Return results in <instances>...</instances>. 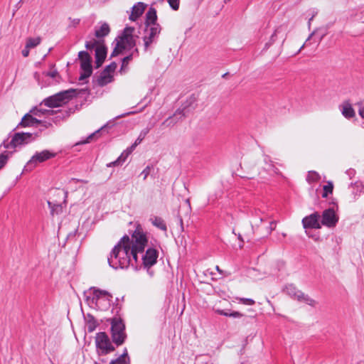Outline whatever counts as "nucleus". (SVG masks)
Returning <instances> with one entry per match:
<instances>
[{
  "instance_id": "obj_1",
  "label": "nucleus",
  "mask_w": 364,
  "mask_h": 364,
  "mask_svg": "<svg viewBox=\"0 0 364 364\" xmlns=\"http://www.w3.org/2000/svg\"><path fill=\"white\" fill-rule=\"evenodd\" d=\"M129 242V237L124 235L113 247L107 261L114 269H127L129 267L132 254Z\"/></svg>"
},
{
  "instance_id": "obj_2",
  "label": "nucleus",
  "mask_w": 364,
  "mask_h": 364,
  "mask_svg": "<svg viewBox=\"0 0 364 364\" xmlns=\"http://www.w3.org/2000/svg\"><path fill=\"white\" fill-rule=\"evenodd\" d=\"M148 243L146 234L143 231L141 227L138 225L135 230L129 237V246L131 248V254L135 262L137 261V254L143 253Z\"/></svg>"
},
{
  "instance_id": "obj_3",
  "label": "nucleus",
  "mask_w": 364,
  "mask_h": 364,
  "mask_svg": "<svg viewBox=\"0 0 364 364\" xmlns=\"http://www.w3.org/2000/svg\"><path fill=\"white\" fill-rule=\"evenodd\" d=\"M195 102L196 97L194 96H191L186 103L183 104V107L177 109L173 116L167 118L162 123V125H165L168 127L174 126L178 122L186 117L195 108Z\"/></svg>"
},
{
  "instance_id": "obj_4",
  "label": "nucleus",
  "mask_w": 364,
  "mask_h": 364,
  "mask_svg": "<svg viewBox=\"0 0 364 364\" xmlns=\"http://www.w3.org/2000/svg\"><path fill=\"white\" fill-rule=\"evenodd\" d=\"M36 136V134L33 136V134L28 132L15 133L11 136V139L10 140L9 138H8L2 142L0 146V149L3 146L6 149H14L18 146L26 144L32 141Z\"/></svg>"
},
{
  "instance_id": "obj_5",
  "label": "nucleus",
  "mask_w": 364,
  "mask_h": 364,
  "mask_svg": "<svg viewBox=\"0 0 364 364\" xmlns=\"http://www.w3.org/2000/svg\"><path fill=\"white\" fill-rule=\"evenodd\" d=\"M75 90L70 89L60 92L43 100L42 104L48 107H60L70 100L75 93Z\"/></svg>"
},
{
  "instance_id": "obj_6",
  "label": "nucleus",
  "mask_w": 364,
  "mask_h": 364,
  "mask_svg": "<svg viewBox=\"0 0 364 364\" xmlns=\"http://www.w3.org/2000/svg\"><path fill=\"white\" fill-rule=\"evenodd\" d=\"M112 338L117 346L122 345L126 338L125 326L119 318H114L111 322Z\"/></svg>"
},
{
  "instance_id": "obj_7",
  "label": "nucleus",
  "mask_w": 364,
  "mask_h": 364,
  "mask_svg": "<svg viewBox=\"0 0 364 364\" xmlns=\"http://www.w3.org/2000/svg\"><path fill=\"white\" fill-rule=\"evenodd\" d=\"M95 344L100 355H106L114 350V347L112 345L108 336L105 332L97 333Z\"/></svg>"
},
{
  "instance_id": "obj_8",
  "label": "nucleus",
  "mask_w": 364,
  "mask_h": 364,
  "mask_svg": "<svg viewBox=\"0 0 364 364\" xmlns=\"http://www.w3.org/2000/svg\"><path fill=\"white\" fill-rule=\"evenodd\" d=\"M284 291L293 299L299 301H303L311 306L314 307L317 304V302L314 299L304 294L300 290H298L292 284L286 285Z\"/></svg>"
},
{
  "instance_id": "obj_9",
  "label": "nucleus",
  "mask_w": 364,
  "mask_h": 364,
  "mask_svg": "<svg viewBox=\"0 0 364 364\" xmlns=\"http://www.w3.org/2000/svg\"><path fill=\"white\" fill-rule=\"evenodd\" d=\"M55 156V154L49 150H43L36 152L25 166L26 171H31L35 168L38 164L43 163Z\"/></svg>"
},
{
  "instance_id": "obj_10",
  "label": "nucleus",
  "mask_w": 364,
  "mask_h": 364,
  "mask_svg": "<svg viewBox=\"0 0 364 364\" xmlns=\"http://www.w3.org/2000/svg\"><path fill=\"white\" fill-rule=\"evenodd\" d=\"M78 59L80 61V68L83 71L79 80H83L89 77L92 73V58L87 51L82 50L78 53Z\"/></svg>"
},
{
  "instance_id": "obj_11",
  "label": "nucleus",
  "mask_w": 364,
  "mask_h": 364,
  "mask_svg": "<svg viewBox=\"0 0 364 364\" xmlns=\"http://www.w3.org/2000/svg\"><path fill=\"white\" fill-rule=\"evenodd\" d=\"M338 215L333 208H329L323 210L321 215V224L328 228H333L338 222Z\"/></svg>"
},
{
  "instance_id": "obj_12",
  "label": "nucleus",
  "mask_w": 364,
  "mask_h": 364,
  "mask_svg": "<svg viewBox=\"0 0 364 364\" xmlns=\"http://www.w3.org/2000/svg\"><path fill=\"white\" fill-rule=\"evenodd\" d=\"M160 32V25H152L151 26L146 27L145 30L146 34L143 38L146 50L151 43L156 41V39L158 38Z\"/></svg>"
},
{
  "instance_id": "obj_13",
  "label": "nucleus",
  "mask_w": 364,
  "mask_h": 364,
  "mask_svg": "<svg viewBox=\"0 0 364 364\" xmlns=\"http://www.w3.org/2000/svg\"><path fill=\"white\" fill-rule=\"evenodd\" d=\"M134 31L135 28L132 26H127L124 29L123 33L122 36H120V41L118 42L124 46L125 48L127 47L132 48L136 46V36L134 35Z\"/></svg>"
},
{
  "instance_id": "obj_14",
  "label": "nucleus",
  "mask_w": 364,
  "mask_h": 364,
  "mask_svg": "<svg viewBox=\"0 0 364 364\" xmlns=\"http://www.w3.org/2000/svg\"><path fill=\"white\" fill-rule=\"evenodd\" d=\"M38 124L43 125L45 128H48L51 126L50 122L39 120L34 117L33 115L28 113L23 116L18 127H37Z\"/></svg>"
},
{
  "instance_id": "obj_15",
  "label": "nucleus",
  "mask_w": 364,
  "mask_h": 364,
  "mask_svg": "<svg viewBox=\"0 0 364 364\" xmlns=\"http://www.w3.org/2000/svg\"><path fill=\"white\" fill-rule=\"evenodd\" d=\"M158 256L159 252L156 249L148 248L145 254L142 255V264L145 268H150L156 263Z\"/></svg>"
},
{
  "instance_id": "obj_16",
  "label": "nucleus",
  "mask_w": 364,
  "mask_h": 364,
  "mask_svg": "<svg viewBox=\"0 0 364 364\" xmlns=\"http://www.w3.org/2000/svg\"><path fill=\"white\" fill-rule=\"evenodd\" d=\"M321 216L315 212L310 215L306 216L302 219V225L304 228H314L319 229L321 228V224L319 223Z\"/></svg>"
},
{
  "instance_id": "obj_17",
  "label": "nucleus",
  "mask_w": 364,
  "mask_h": 364,
  "mask_svg": "<svg viewBox=\"0 0 364 364\" xmlns=\"http://www.w3.org/2000/svg\"><path fill=\"white\" fill-rule=\"evenodd\" d=\"M107 48L104 43V41L100 43L95 48V63L96 68H100L104 63L107 56Z\"/></svg>"
},
{
  "instance_id": "obj_18",
  "label": "nucleus",
  "mask_w": 364,
  "mask_h": 364,
  "mask_svg": "<svg viewBox=\"0 0 364 364\" xmlns=\"http://www.w3.org/2000/svg\"><path fill=\"white\" fill-rule=\"evenodd\" d=\"M146 6V5L142 2H138L134 4L132 8V11L129 17V20L132 21H136L144 13Z\"/></svg>"
},
{
  "instance_id": "obj_19",
  "label": "nucleus",
  "mask_w": 364,
  "mask_h": 364,
  "mask_svg": "<svg viewBox=\"0 0 364 364\" xmlns=\"http://www.w3.org/2000/svg\"><path fill=\"white\" fill-rule=\"evenodd\" d=\"M342 115L346 119H351L355 116V112L349 101L343 102L339 105Z\"/></svg>"
},
{
  "instance_id": "obj_20",
  "label": "nucleus",
  "mask_w": 364,
  "mask_h": 364,
  "mask_svg": "<svg viewBox=\"0 0 364 364\" xmlns=\"http://www.w3.org/2000/svg\"><path fill=\"white\" fill-rule=\"evenodd\" d=\"M134 149H131V146L128 147L125 151H124L121 155L114 161L108 164L107 166L108 167L121 166L127 159L128 156L134 151Z\"/></svg>"
},
{
  "instance_id": "obj_21",
  "label": "nucleus",
  "mask_w": 364,
  "mask_h": 364,
  "mask_svg": "<svg viewBox=\"0 0 364 364\" xmlns=\"http://www.w3.org/2000/svg\"><path fill=\"white\" fill-rule=\"evenodd\" d=\"M157 15L156 11L154 8L151 7L146 14V26H151L152 25H159L156 23Z\"/></svg>"
},
{
  "instance_id": "obj_22",
  "label": "nucleus",
  "mask_w": 364,
  "mask_h": 364,
  "mask_svg": "<svg viewBox=\"0 0 364 364\" xmlns=\"http://www.w3.org/2000/svg\"><path fill=\"white\" fill-rule=\"evenodd\" d=\"M112 80V74H110L109 71L103 70V71L100 73V76L97 79V83L98 85L103 87L111 82Z\"/></svg>"
},
{
  "instance_id": "obj_23",
  "label": "nucleus",
  "mask_w": 364,
  "mask_h": 364,
  "mask_svg": "<svg viewBox=\"0 0 364 364\" xmlns=\"http://www.w3.org/2000/svg\"><path fill=\"white\" fill-rule=\"evenodd\" d=\"M109 126V123H107L104 126H102L100 129L95 131V132L90 134L85 140H82L77 143L76 144H84L91 142L92 140L96 139L99 137L100 133L107 127Z\"/></svg>"
},
{
  "instance_id": "obj_24",
  "label": "nucleus",
  "mask_w": 364,
  "mask_h": 364,
  "mask_svg": "<svg viewBox=\"0 0 364 364\" xmlns=\"http://www.w3.org/2000/svg\"><path fill=\"white\" fill-rule=\"evenodd\" d=\"M110 31L109 26L107 23H103L99 28H97L95 32V36L97 38H103L109 34Z\"/></svg>"
},
{
  "instance_id": "obj_25",
  "label": "nucleus",
  "mask_w": 364,
  "mask_h": 364,
  "mask_svg": "<svg viewBox=\"0 0 364 364\" xmlns=\"http://www.w3.org/2000/svg\"><path fill=\"white\" fill-rule=\"evenodd\" d=\"M109 364H130V359L127 349H124V353L119 358L111 360Z\"/></svg>"
},
{
  "instance_id": "obj_26",
  "label": "nucleus",
  "mask_w": 364,
  "mask_h": 364,
  "mask_svg": "<svg viewBox=\"0 0 364 364\" xmlns=\"http://www.w3.org/2000/svg\"><path fill=\"white\" fill-rule=\"evenodd\" d=\"M151 127H146L144 129L141 131L139 133V136L135 140L134 143L131 146V149H135V148L141 143V141L144 140V139L146 137V136L148 134V133L150 132Z\"/></svg>"
},
{
  "instance_id": "obj_27",
  "label": "nucleus",
  "mask_w": 364,
  "mask_h": 364,
  "mask_svg": "<svg viewBox=\"0 0 364 364\" xmlns=\"http://www.w3.org/2000/svg\"><path fill=\"white\" fill-rule=\"evenodd\" d=\"M150 220L151 221L153 225L164 232H166L167 227L166 223L161 218L154 216V218H151Z\"/></svg>"
},
{
  "instance_id": "obj_28",
  "label": "nucleus",
  "mask_w": 364,
  "mask_h": 364,
  "mask_svg": "<svg viewBox=\"0 0 364 364\" xmlns=\"http://www.w3.org/2000/svg\"><path fill=\"white\" fill-rule=\"evenodd\" d=\"M91 289L93 290V294L97 299L105 297L107 300L110 301L112 298V295L107 291L100 290L95 287H92Z\"/></svg>"
},
{
  "instance_id": "obj_29",
  "label": "nucleus",
  "mask_w": 364,
  "mask_h": 364,
  "mask_svg": "<svg viewBox=\"0 0 364 364\" xmlns=\"http://www.w3.org/2000/svg\"><path fill=\"white\" fill-rule=\"evenodd\" d=\"M33 112V115L37 117H42V116H50L53 115L54 112L53 110L50 109H36L31 111Z\"/></svg>"
},
{
  "instance_id": "obj_30",
  "label": "nucleus",
  "mask_w": 364,
  "mask_h": 364,
  "mask_svg": "<svg viewBox=\"0 0 364 364\" xmlns=\"http://www.w3.org/2000/svg\"><path fill=\"white\" fill-rule=\"evenodd\" d=\"M41 41V38L40 37L29 38L27 39L26 45L27 46V48H33L39 45Z\"/></svg>"
},
{
  "instance_id": "obj_31",
  "label": "nucleus",
  "mask_w": 364,
  "mask_h": 364,
  "mask_svg": "<svg viewBox=\"0 0 364 364\" xmlns=\"http://www.w3.org/2000/svg\"><path fill=\"white\" fill-rule=\"evenodd\" d=\"M215 311L217 314H218L220 315L225 316H229V317H233V318H240L242 316V314L238 311H233L230 314L225 311L224 310H220V309H215Z\"/></svg>"
},
{
  "instance_id": "obj_32",
  "label": "nucleus",
  "mask_w": 364,
  "mask_h": 364,
  "mask_svg": "<svg viewBox=\"0 0 364 364\" xmlns=\"http://www.w3.org/2000/svg\"><path fill=\"white\" fill-rule=\"evenodd\" d=\"M323 192L322 193L323 198H326L328 194L332 193L333 190V184L331 181H328L327 184L323 187Z\"/></svg>"
},
{
  "instance_id": "obj_33",
  "label": "nucleus",
  "mask_w": 364,
  "mask_h": 364,
  "mask_svg": "<svg viewBox=\"0 0 364 364\" xmlns=\"http://www.w3.org/2000/svg\"><path fill=\"white\" fill-rule=\"evenodd\" d=\"M103 41L102 40H96V39H92L90 41L85 42V48L87 50H92L93 48H96L97 46L101 43Z\"/></svg>"
},
{
  "instance_id": "obj_34",
  "label": "nucleus",
  "mask_w": 364,
  "mask_h": 364,
  "mask_svg": "<svg viewBox=\"0 0 364 364\" xmlns=\"http://www.w3.org/2000/svg\"><path fill=\"white\" fill-rule=\"evenodd\" d=\"M319 179H320L319 174L317 172L313 171H309L308 175H307V177H306V181L309 183L316 182Z\"/></svg>"
},
{
  "instance_id": "obj_35",
  "label": "nucleus",
  "mask_w": 364,
  "mask_h": 364,
  "mask_svg": "<svg viewBox=\"0 0 364 364\" xmlns=\"http://www.w3.org/2000/svg\"><path fill=\"white\" fill-rule=\"evenodd\" d=\"M49 208L51 209L52 214H60L62 212V206L58 204H53L51 202H48Z\"/></svg>"
},
{
  "instance_id": "obj_36",
  "label": "nucleus",
  "mask_w": 364,
  "mask_h": 364,
  "mask_svg": "<svg viewBox=\"0 0 364 364\" xmlns=\"http://www.w3.org/2000/svg\"><path fill=\"white\" fill-rule=\"evenodd\" d=\"M282 26H279L278 28H277L275 29L274 32L271 36L269 41L267 43H266V45H265L266 48L269 47L271 45H272L276 41L277 34L280 32V31L282 30Z\"/></svg>"
},
{
  "instance_id": "obj_37",
  "label": "nucleus",
  "mask_w": 364,
  "mask_h": 364,
  "mask_svg": "<svg viewBox=\"0 0 364 364\" xmlns=\"http://www.w3.org/2000/svg\"><path fill=\"white\" fill-rule=\"evenodd\" d=\"M10 154L11 152L7 151L0 154V169L6 164Z\"/></svg>"
},
{
  "instance_id": "obj_38",
  "label": "nucleus",
  "mask_w": 364,
  "mask_h": 364,
  "mask_svg": "<svg viewBox=\"0 0 364 364\" xmlns=\"http://www.w3.org/2000/svg\"><path fill=\"white\" fill-rule=\"evenodd\" d=\"M124 49H125V46L122 45L121 43L117 42L116 47L114 48L111 54V57L117 55Z\"/></svg>"
},
{
  "instance_id": "obj_39",
  "label": "nucleus",
  "mask_w": 364,
  "mask_h": 364,
  "mask_svg": "<svg viewBox=\"0 0 364 364\" xmlns=\"http://www.w3.org/2000/svg\"><path fill=\"white\" fill-rule=\"evenodd\" d=\"M353 189L356 188V191H359L360 193L364 192V183L361 181H357L353 185H352Z\"/></svg>"
},
{
  "instance_id": "obj_40",
  "label": "nucleus",
  "mask_w": 364,
  "mask_h": 364,
  "mask_svg": "<svg viewBox=\"0 0 364 364\" xmlns=\"http://www.w3.org/2000/svg\"><path fill=\"white\" fill-rule=\"evenodd\" d=\"M170 6V7L174 10L177 11L179 8L180 0H166Z\"/></svg>"
},
{
  "instance_id": "obj_41",
  "label": "nucleus",
  "mask_w": 364,
  "mask_h": 364,
  "mask_svg": "<svg viewBox=\"0 0 364 364\" xmlns=\"http://www.w3.org/2000/svg\"><path fill=\"white\" fill-rule=\"evenodd\" d=\"M43 75L46 77H50L51 78H55L58 76V72L55 69H53L50 71L43 72Z\"/></svg>"
},
{
  "instance_id": "obj_42",
  "label": "nucleus",
  "mask_w": 364,
  "mask_h": 364,
  "mask_svg": "<svg viewBox=\"0 0 364 364\" xmlns=\"http://www.w3.org/2000/svg\"><path fill=\"white\" fill-rule=\"evenodd\" d=\"M132 58H133V53H131L130 55L124 57L122 59V64L121 70H122L123 68L125 67L129 63V61H131L132 60Z\"/></svg>"
},
{
  "instance_id": "obj_43",
  "label": "nucleus",
  "mask_w": 364,
  "mask_h": 364,
  "mask_svg": "<svg viewBox=\"0 0 364 364\" xmlns=\"http://www.w3.org/2000/svg\"><path fill=\"white\" fill-rule=\"evenodd\" d=\"M68 20L70 21V24L68 26L69 28H71V27L75 28L76 26H77V25H79V23L80 22V18H69Z\"/></svg>"
},
{
  "instance_id": "obj_44",
  "label": "nucleus",
  "mask_w": 364,
  "mask_h": 364,
  "mask_svg": "<svg viewBox=\"0 0 364 364\" xmlns=\"http://www.w3.org/2000/svg\"><path fill=\"white\" fill-rule=\"evenodd\" d=\"M117 68V63L114 62H112L109 65H107L104 70L109 71L110 74L114 72L115 69Z\"/></svg>"
},
{
  "instance_id": "obj_45",
  "label": "nucleus",
  "mask_w": 364,
  "mask_h": 364,
  "mask_svg": "<svg viewBox=\"0 0 364 364\" xmlns=\"http://www.w3.org/2000/svg\"><path fill=\"white\" fill-rule=\"evenodd\" d=\"M152 168L151 166H147L141 173V175L143 176V179L146 180L147 176L150 174L151 169Z\"/></svg>"
},
{
  "instance_id": "obj_46",
  "label": "nucleus",
  "mask_w": 364,
  "mask_h": 364,
  "mask_svg": "<svg viewBox=\"0 0 364 364\" xmlns=\"http://www.w3.org/2000/svg\"><path fill=\"white\" fill-rule=\"evenodd\" d=\"M240 300L242 304L246 305H253L255 304V301L252 299L242 298Z\"/></svg>"
},
{
  "instance_id": "obj_47",
  "label": "nucleus",
  "mask_w": 364,
  "mask_h": 364,
  "mask_svg": "<svg viewBox=\"0 0 364 364\" xmlns=\"http://www.w3.org/2000/svg\"><path fill=\"white\" fill-rule=\"evenodd\" d=\"M264 160L265 163L268 164V168H267L268 171H270L271 169H272L274 168V166L272 164V161L269 159V157L268 156H265Z\"/></svg>"
},
{
  "instance_id": "obj_48",
  "label": "nucleus",
  "mask_w": 364,
  "mask_h": 364,
  "mask_svg": "<svg viewBox=\"0 0 364 364\" xmlns=\"http://www.w3.org/2000/svg\"><path fill=\"white\" fill-rule=\"evenodd\" d=\"M31 48H27V46L26 45L24 49L22 50V55L23 57H28L29 55V50Z\"/></svg>"
},
{
  "instance_id": "obj_49",
  "label": "nucleus",
  "mask_w": 364,
  "mask_h": 364,
  "mask_svg": "<svg viewBox=\"0 0 364 364\" xmlns=\"http://www.w3.org/2000/svg\"><path fill=\"white\" fill-rule=\"evenodd\" d=\"M346 174H348L349 177L351 178L355 176V171L354 169H348L346 171Z\"/></svg>"
},
{
  "instance_id": "obj_50",
  "label": "nucleus",
  "mask_w": 364,
  "mask_h": 364,
  "mask_svg": "<svg viewBox=\"0 0 364 364\" xmlns=\"http://www.w3.org/2000/svg\"><path fill=\"white\" fill-rule=\"evenodd\" d=\"M358 114L361 118L364 119V106L359 109Z\"/></svg>"
},
{
  "instance_id": "obj_51",
  "label": "nucleus",
  "mask_w": 364,
  "mask_h": 364,
  "mask_svg": "<svg viewBox=\"0 0 364 364\" xmlns=\"http://www.w3.org/2000/svg\"><path fill=\"white\" fill-rule=\"evenodd\" d=\"M275 227H276L275 222H274V221L271 222L269 224V231L272 232V230H274L275 229Z\"/></svg>"
},
{
  "instance_id": "obj_52",
  "label": "nucleus",
  "mask_w": 364,
  "mask_h": 364,
  "mask_svg": "<svg viewBox=\"0 0 364 364\" xmlns=\"http://www.w3.org/2000/svg\"><path fill=\"white\" fill-rule=\"evenodd\" d=\"M60 115H58V117H68L69 115V113L68 111H65L63 112H60Z\"/></svg>"
},
{
  "instance_id": "obj_53",
  "label": "nucleus",
  "mask_w": 364,
  "mask_h": 364,
  "mask_svg": "<svg viewBox=\"0 0 364 364\" xmlns=\"http://www.w3.org/2000/svg\"><path fill=\"white\" fill-rule=\"evenodd\" d=\"M132 113H133L132 112H127V113L122 114H121V115L117 116L115 118H116V119H119V118H121V117H123L127 116V115L131 114H132Z\"/></svg>"
},
{
  "instance_id": "obj_54",
  "label": "nucleus",
  "mask_w": 364,
  "mask_h": 364,
  "mask_svg": "<svg viewBox=\"0 0 364 364\" xmlns=\"http://www.w3.org/2000/svg\"><path fill=\"white\" fill-rule=\"evenodd\" d=\"M34 78L40 84V74L38 73H34Z\"/></svg>"
},
{
  "instance_id": "obj_55",
  "label": "nucleus",
  "mask_w": 364,
  "mask_h": 364,
  "mask_svg": "<svg viewBox=\"0 0 364 364\" xmlns=\"http://www.w3.org/2000/svg\"><path fill=\"white\" fill-rule=\"evenodd\" d=\"M133 53V57L135 55V56H138L139 55V50L137 48H135L134 50V51L132 53Z\"/></svg>"
},
{
  "instance_id": "obj_56",
  "label": "nucleus",
  "mask_w": 364,
  "mask_h": 364,
  "mask_svg": "<svg viewBox=\"0 0 364 364\" xmlns=\"http://www.w3.org/2000/svg\"><path fill=\"white\" fill-rule=\"evenodd\" d=\"M215 269L219 272V273H223V272L220 269L219 267L217 265L215 266Z\"/></svg>"
},
{
  "instance_id": "obj_57",
  "label": "nucleus",
  "mask_w": 364,
  "mask_h": 364,
  "mask_svg": "<svg viewBox=\"0 0 364 364\" xmlns=\"http://www.w3.org/2000/svg\"><path fill=\"white\" fill-rule=\"evenodd\" d=\"M314 16H315V15H313V16H311V18H309V26H310L311 21L313 20V18H314Z\"/></svg>"
},
{
  "instance_id": "obj_58",
  "label": "nucleus",
  "mask_w": 364,
  "mask_h": 364,
  "mask_svg": "<svg viewBox=\"0 0 364 364\" xmlns=\"http://www.w3.org/2000/svg\"><path fill=\"white\" fill-rule=\"evenodd\" d=\"M304 46H305V43H304V44H303V45L301 46V48H299V50H298L297 53H299V52H300V51L304 48Z\"/></svg>"
},
{
  "instance_id": "obj_59",
  "label": "nucleus",
  "mask_w": 364,
  "mask_h": 364,
  "mask_svg": "<svg viewBox=\"0 0 364 364\" xmlns=\"http://www.w3.org/2000/svg\"><path fill=\"white\" fill-rule=\"evenodd\" d=\"M238 239H239L240 240H241V242H243V240H242V236H241V235H240V234H238Z\"/></svg>"
},
{
  "instance_id": "obj_60",
  "label": "nucleus",
  "mask_w": 364,
  "mask_h": 364,
  "mask_svg": "<svg viewBox=\"0 0 364 364\" xmlns=\"http://www.w3.org/2000/svg\"><path fill=\"white\" fill-rule=\"evenodd\" d=\"M314 35V32H313L312 33H311V35L309 36V37L308 38V39L306 40L309 41L313 36Z\"/></svg>"
},
{
  "instance_id": "obj_61",
  "label": "nucleus",
  "mask_w": 364,
  "mask_h": 364,
  "mask_svg": "<svg viewBox=\"0 0 364 364\" xmlns=\"http://www.w3.org/2000/svg\"><path fill=\"white\" fill-rule=\"evenodd\" d=\"M180 223H181V225H183V220L181 218H180Z\"/></svg>"
},
{
  "instance_id": "obj_62",
  "label": "nucleus",
  "mask_w": 364,
  "mask_h": 364,
  "mask_svg": "<svg viewBox=\"0 0 364 364\" xmlns=\"http://www.w3.org/2000/svg\"><path fill=\"white\" fill-rule=\"evenodd\" d=\"M89 331H93V328H90V327H89Z\"/></svg>"
},
{
  "instance_id": "obj_63",
  "label": "nucleus",
  "mask_w": 364,
  "mask_h": 364,
  "mask_svg": "<svg viewBox=\"0 0 364 364\" xmlns=\"http://www.w3.org/2000/svg\"><path fill=\"white\" fill-rule=\"evenodd\" d=\"M322 38H323V36H321V37L319 38V40H318V41H321L322 40Z\"/></svg>"
}]
</instances>
